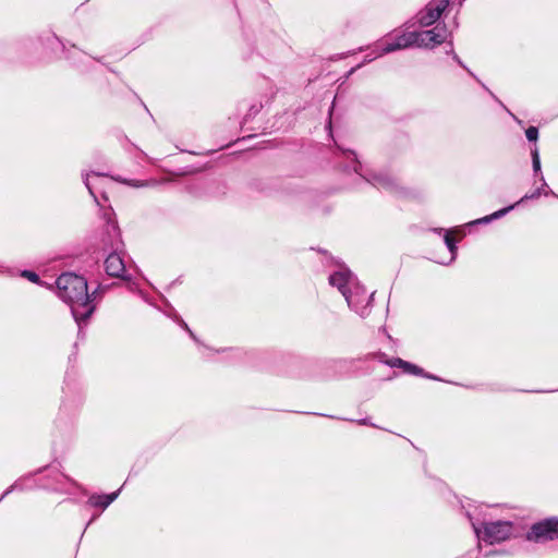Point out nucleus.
<instances>
[{"label":"nucleus","mask_w":558,"mask_h":558,"mask_svg":"<svg viewBox=\"0 0 558 558\" xmlns=\"http://www.w3.org/2000/svg\"><path fill=\"white\" fill-rule=\"evenodd\" d=\"M450 0H432L429 1L424 9H422L416 17L417 23L427 27L433 25L436 21L439 20L445 10L449 7Z\"/></svg>","instance_id":"423d86ee"},{"label":"nucleus","mask_w":558,"mask_h":558,"mask_svg":"<svg viewBox=\"0 0 558 558\" xmlns=\"http://www.w3.org/2000/svg\"><path fill=\"white\" fill-rule=\"evenodd\" d=\"M427 377H428L429 379H436V377H434V376H429V375H428Z\"/></svg>","instance_id":"bb28decb"},{"label":"nucleus","mask_w":558,"mask_h":558,"mask_svg":"<svg viewBox=\"0 0 558 558\" xmlns=\"http://www.w3.org/2000/svg\"><path fill=\"white\" fill-rule=\"evenodd\" d=\"M356 282V278L349 270L336 271L329 276V283L336 287L343 296L349 293L348 291L353 288Z\"/></svg>","instance_id":"6e6552de"},{"label":"nucleus","mask_w":558,"mask_h":558,"mask_svg":"<svg viewBox=\"0 0 558 558\" xmlns=\"http://www.w3.org/2000/svg\"><path fill=\"white\" fill-rule=\"evenodd\" d=\"M83 181H84V184L85 186L87 187L88 192L90 193V195L94 197V199L97 202V197L92 189V185L89 183V173H85L83 174Z\"/></svg>","instance_id":"aec40b11"},{"label":"nucleus","mask_w":558,"mask_h":558,"mask_svg":"<svg viewBox=\"0 0 558 558\" xmlns=\"http://www.w3.org/2000/svg\"><path fill=\"white\" fill-rule=\"evenodd\" d=\"M17 488V483L11 485L9 488H7V490H4V493L2 494V496L0 497V501L7 496L9 495L11 492H13L14 489Z\"/></svg>","instance_id":"5701e85b"},{"label":"nucleus","mask_w":558,"mask_h":558,"mask_svg":"<svg viewBox=\"0 0 558 558\" xmlns=\"http://www.w3.org/2000/svg\"><path fill=\"white\" fill-rule=\"evenodd\" d=\"M56 284L59 298L69 304L75 322L81 327L95 311L86 279L73 272H64L58 277Z\"/></svg>","instance_id":"f257e3e1"},{"label":"nucleus","mask_w":558,"mask_h":558,"mask_svg":"<svg viewBox=\"0 0 558 558\" xmlns=\"http://www.w3.org/2000/svg\"><path fill=\"white\" fill-rule=\"evenodd\" d=\"M368 181L377 187L391 189L393 186V180L386 174H374Z\"/></svg>","instance_id":"f8f14e48"},{"label":"nucleus","mask_w":558,"mask_h":558,"mask_svg":"<svg viewBox=\"0 0 558 558\" xmlns=\"http://www.w3.org/2000/svg\"><path fill=\"white\" fill-rule=\"evenodd\" d=\"M22 276L27 278L32 282H38L39 281V276L36 272L31 271V270H24L22 272Z\"/></svg>","instance_id":"a211bd4d"},{"label":"nucleus","mask_w":558,"mask_h":558,"mask_svg":"<svg viewBox=\"0 0 558 558\" xmlns=\"http://www.w3.org/2000/svg\"><path fill=\"white\" fill-rule=\"evenodd\" d=\"M445 244L448 247L449 252L451 253V260L454 259L456 253H457V246L454 239L452 238L450 232H446L445 236Z\"/></svg>","instance_id":"ddd939ff"},{"label":"nucleus","mask_w":558,"mask_h":558,"mask_svg":"<svg viewBox=\"0 0 558 558\" xmlns=\"http://www.w3.org/2000/svg\"><path fill=\"white\" fill-rule=\"evenodd\" d=\"M414 46L418 47V32H404L402 34H398L393 37H388L381 40L376 46L378 52L376 56H374V59L385 53Z\"/></svg>","instance_id":"7ed1b4c3"},{"label":"nucleus","mask_w":558,"mask_h":558,"mask_svg":"<svg viewBox=\"0 0 558 558\" xmlns=\"http://www.w3.org/2000/svg\"><path fill=\"white\" fill-rule=\"evenodd\" d=\"M119 495V490L118 492H114V493H111L109 495H104V504H102V508H107Z\"/></svg>","instance_id":"dca6fc26"},{"label":"nucleus","mask_w":558,"mask_h":558,"mask_svg":"<svg viewBox=\"0 0 558 558\" xmlns=\"http://www.w3.org/2000/svg\"><path fill=\"white\" fill-rule=\"evenodd\" d=\"M348 292L349 293L344 296L348 305L359 315H367L373 294H368L367 291L359 284V282H356Z\"/></svg>","instance_id":"39448f33"},{"label":"nucleus","mask_w":558,"mask_h":558,"mask_svg":"<svg viewBox=\"0 0 558 558\" xmlns=\"http://www.w3.org/2000/svg\"><path fill=\"white\" fill-rule=\"evenodd\" d=\"M105 269L108 276L114 278H125L126 266L121 254L110 253L105 260Z\"/></svg>","instance_id":"1a4fd4ad"},{"label":"nucleus","mask_w":558,"mask_h":558,"mask_svg":"<svg viewBox=\"0 0 558 558\" xmlns=\"http://www.w3.org/2000/svg\"><path fill=\"white\" fill-rule=\"evenodd\" d=\"M122 182L125 183V184H129L131 186H135V187L145 186L146 185L145 183H142V182H138V181L122 180Z\"/></svg>","instance_id":"4be33fe9"},{"label":"nucleus","mask_w":558,"mask_h":558,"mask_svg":"<svg viewBox=\"0 0 558 558\" xmlns=\"http://www.w3.org/2000/svg\"><path fill=\"white\" fill-rule=\"evenodd\" d=\"M180 325L190 333V336L195 339V336L194 333L192 332V330L189 328V326L186 325V323L184 320H181L180 322Z\"/></svg>","instance_id":"b1692460"},{"label":"nucleus","mask_w":558,"mask_h":558,"mask_svg":"<svg viewBox=\"0 0 558 558\" xmlns=\"http://www.w3.org/2000/svg\"><path fill=\"white\" fill-rule=\"evenodd\" d=\"M525 136L530 142H536L538 138V130L535 126H529L525 131Z\"/></svg>","instance_id":"2eb2a0df"},{"label":"nucleus","mask_w":558,"mask_h":558,"mask_svg":"<svg viewBox=\"0 0 558 558\" xmlns=\"http://www.w3.org/2000/svg\"><path fill=\"white\" fill-rule=\"evenodd\" d=\"M391 367H400L403 369L404 373L417 375V376H424V371L418 367L415 364H412L410 362H407L400 357L392 359L390 361L386 362Z\"/></svg>","instance_id":"9d476101"},{"label":"nucleus","mask_w":558,"mask_h":558,"mask_svg":"<svg viewBox=\"0 0 558 558\" xmlns=\"http://www.w3.org/2000/svg\"><path fill=\"white\" fill-rule=\"evenodd\" d=\"M513 206H509L507 208H504V209H500V210H497L495 211L494 214H492L490 216H486L484 217L483 219H481V221H484V222H489L494 219H497V218H500L501 216H504L506 213H508L510 209H512Z\"/></svg>","instance_id":"4468645a"},{"label":"nucleus","mask_w":558,"mask_h":558,"mask_svg":"<svg viewBox=\"0 0 558 558\" xmlns=\"http://www.w3.org/2000/svg\"><path fill=\"white\" fill-rule=\"evenodd\" d=\"M448 31L445 25H437L428 31L418 32V47L420 48H434L446 41Z\"/></svg>","instance_id":"0eeeda50"},{"label":"nucleus","mask_w":558,"mask_h":558,"mask_svg":"<svg viewBox=\"0 0 558 558\" xmlns=\"http://www.w3.org/2000/svg\"><path fill=\"white\" fill-rule=\"evenodd\" d=\"M453 59L456 60V62H458L462 68H465V65L462 63V61L460 60V58L453 53Z\"/></svg>","instance_id":"393cba45"},{"label":"nucleus","mask_w":558,"mask_h":558,"mask_svg":"<svg viewBox=\"0 0 558 558\" xmlns=\"http://www.w3.org/2000/svg\"><path fill=\"white\" fill-rule=\"evenodd\" d=\"M95 175L97 177H104L105 174L104 173H99V172H93Z\"/></svg>","instance_id":"a878e982"},{"label":"nucleus","mask_w":558,"mask_h":558,"mask_svg":"<svg viewBox=\"0 0 558 558\" xmlns=\"http://www.w3.org/2000/svg\"><path fill=\"white\" fill-rule=\"evenodd\" d=\"M477 537L489 544L500 543L508 539L513 531V524L510 521H496L483 524V530L472 523Z\"/></svg>","instance_id":"f03ea898"},{"label":"nucleus","mask_w":558,"mask_h":558,"mask_svg":"<svg viewBox=\"0 0 558 558\" xmlns=\"http://www.w3.org/2000/svg\"><path fill=\"white\" fill-rule=\"evenodd\" d=\"M531 157L534 174L539 175V181L543 182V186H546V181L541 169V158L537 146H534V148L531 150Z\"/></svg>","instance_id":"9b49d317"},{"label":"nucleus","mask_w":558,"mask_h":558,"mask_svg":"<svg viewBox=\"0 0 558 558\" xmlns=\"http://www.w3.org/2000/svg\"><path fill=\"white\" fill-rule=\"evenodd\" d=\"M104 495H94L89 498V504L94 507H101L104 504Z\"/></svg>","instance_id":"f3484780"},{"label":"nucleus","mask_w":558,"mask_h":558,"mask_svg":"<svg viewBox=\"0 0 558 558\" xmlns=\"http://www.w3.org/2000/svg\"><path fill=\"white\" fill-rule=\"evenodd\" d=\"M526 538L536 543L558 538V519L553 517L534 523L527 532Z\"/></svg>","instance_id":"20e7f679"},{"label":"nucleus","mask_w":558,"mask_h":558,"mask_svg":"<svg viewBox=\"0 0 558 558\" xmlns=\"http://www.w3.org/2000/svg\"><path fill=\"white\" fill-rule=\"evenodd\" d=\"M344 154H348V156H352L353 157V160L355 161V166H354L353 169H354L355 172H359V169L361 168V165H360V162L356 159V154L354 151H351V150H348Z\"/></svg>","instance_id":"412c9836"},{"label":"nucleus","mask_w":558,"mask_h":558,"mask_svg":"<svg viewBox=\"0 0 558 558\" xmlns=\"http://www.w3.org/2000/svg\"><path fill=\"white\" fill-rule=\"evenodd\" d=\"M548 187L547 185L546 186H543L541 189H537L535 192H533L531 195H525L522 197V201L524 199H529V198H536L538 197L542 193H545L547 194V191H545V189Z\"/></svg>","instance_id":"6ab92c4d"}]
</instances>
